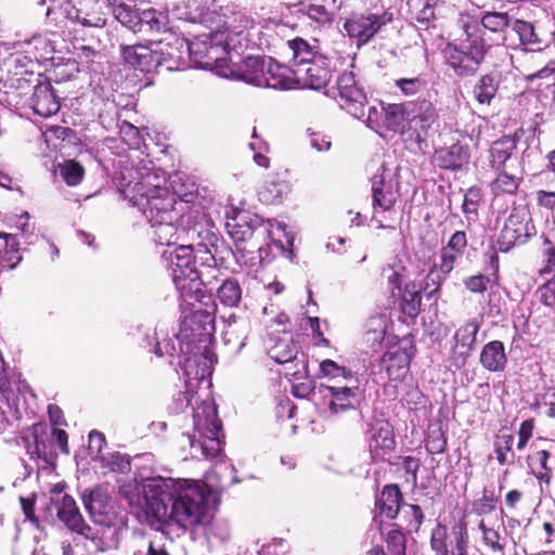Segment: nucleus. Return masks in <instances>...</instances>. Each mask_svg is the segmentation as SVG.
Listing matches in <instances>:
<instances>
[{"instance_id": "c03bdc74", "label": "nucleus", "mask_w": 555, "mask_h": 555, "mask_svg": "<svg viewBox=\"0 0 555 555\" xmlns=\"http://www.w3.org/2000/svg\"><path fill=\"white\" fill-rule=\"evenodd\" d=\"M513 17L507 12H486L482 14L480 23L483 29L491 33H504L512 26Z\"/></svg>"}, {"instance_id": "0e129e2a", "label": "nucleus", "mask_w": 555, "mask_h": 555, "mask_svg": "<svg viewBox=\"0 0 555 555\" xmlns=\"http://www.w3.org/2000/svg\"><path fill=\"white\" fill-rule=\"evenodd\" d=\"M489 279L483 274L472 275L464 280L465 287L472 293L482 294L488 288Z\"/></svg>"}, {"instance_id": "4be33fe9", "label": "nucleus", "mask_w": 555, "mask_h": 555, "mask_svg": "<svg viewBox=\"0 0 555 555\" xmlns=\"http://www.w3.org/2000/svg\"><path fill=\"white\" fill-rule=\"evenodd\" d=\"M266 349L269 357L279 364L292 362L298 353L297 345L287 334H271L266 340Z\"/></svg>"}, {"instance_id": "f8f14e48", "label": "nucleus", "mask_w": 555, "mask_h": 555, "mask_svg": "<svg viewBox=\"0 0 555 555\" xmlns=\"http://www.w3.org/2000/svg\"><path fill=\"white\" fill-rule=\"evenodd\" d=\"M332 61L325 56H317L312 62L297 65L292 73L297 87L321 90L327 86L333 76Z\"/></svg>"}, {"instance_id": "20e7f679", "label": "nucleus", "mask_w": 555, "mask_h": 555, "mask_svg": "<svg viewBox=\"0 0 555 555\" xmlns=\"http://www.w3.org/2000/svg\"><path fill=\"white\" fill-rule=\"evenodd\" d=\"M115 179L119 193L140 210L150 208L155 198L175 196L166 186V173L154 166H125Z\"/></svg>"}, {"instance_id": "f03ea898", "label": "nucleus", "mask_w": 555, "mask_h": 555, "mask_svg": "<svg viewBox=\"0 0 555 555\" xmlns=\"http://www.w3.org/2000/svg\"><path fill=\"white\" fill-rule=\"evenodd\" d=\"M225 228L235 243V257L244 263L261 262L262 253L267 249L262 244L271 241L281 254L293 260V241L286 232L285 224L274 219L264 220L247 210L231 207L225 212Z\"/></svg>"}, {"instance_id": "8fccbe9b", "label": "nucleus", "mask_w": 555, "mask_h": 555, "mask_svg": "<svg viewBox=\"0 0 555 555\" xmlns=\"http://www.w3.org/2000/svg\"><path fill=\"white\" fill-rule=\"evenodd\" d=\"M405 268L388 264L383 269V276L387 280L392 296H399L402 291Z\"/></svg>"}, {"instance_id": "5fc2aeb1", "label": "nucleus", "mask_w": 555, "mask_h": 555, "mask_svg": "<svg viewBox=\"0 0 555 555\" xmlns=\"http://www.w3.org/2000/svg\"><path fill=\"white\" fill-rule=\"evenodd\" d=\"M83 168L80 164L69 160L61 168V175L68 185H77L82 180Z\"/></svg>"}, {"instance_id": "72a5a7b5", "label": "nucleus", "mask_w": 555, "mask_h": 555, "mask_svg": "<svg viewBox=\"0 0 555 555\" xmlns=\"http://www.w3.org/2000/svg\"><path fill=\"white\" fill-rule=\"evenodd\" d=\"M65 17L68 21L78 23L83 27H103L106 24L104 14L100 12H86L67 2L63 8Z\"/></svg>"}, {"instance_id": "1a4fd4ad", "label": "nucleus", "mask_w": 555, "mask_h": 555, "mask_svg": "<svg viewBox=\"0 0 555 555\" xmlns=\"http://www.w3.org/2000/svg\"><path fill=\"white\" fill-rule=\"evenodd\" d=\"M51 501L56 505L57 518L69 529L85 539L90 540L98 551L105 552L108 548L117 546V539L115 541L106 542L103 538L85 521L76 501L73 496L63 493V486L56 485L52 490Z\"/></svg>"}, {"instance_id": "a878e982", "label": "nucleus", "mask_w": 555, "mask_h": 555, "mask_svg": "<svg viewBox=\"0 0 555 555\" xmlns=\"http://www.w3.org/2000/svg\"><path fill=\"white\" fill-rule=\"evenodd\" d=\"M395 447V436L390 424L386 421H377L371 425L370 450L374 455L379 451H391Z\"/></svg>"}, {"instance_id": "cd10ccee", "label": "nucleus", "mask_w": 555, "mask_h": 555, "mask_svg": "<svg viewBox=\"0 0 555 555\" xmlns=\"http://www.w3.org/2000/svg\"><path fill=\"white\" fill-rule=\"evenodd\" d=\"M468 159V149L461 144L440 149L434 156V160L439 167L451 170L461 168Z\"/></svg>"}, {"instance_id": "f257e3e1", "label": "nucleus", "mask_w": 555, "mask_h": 555, "mask_svg": "<svg viewBox=\"0 0 555 555\" xmlns=\"http://www.w3.org/2000/svg\"><path fill=\"white\" fill-rule=\"evenodd\" d=\"M152 515L168 527L193 531L206 521L209 490L196 480L155 477L147 485Z\"/></svg>"}, {"instance_id": "393cba45", "label": "nucleus", "mask_w": 555, "mask_h": 555, "mask_svg": "<svg viewBox=\"0 0 555 555\" xmlns=\"http://www.w3.org/2000/svg\"><path fill=\"white\" fill-rule=\"evenodd\" d=\"M250 330L251 325L248 319L231 314L223 331V340L227 345H231L234 352L237 353L245 346Z\"/></svg>"}, {"instance_id": "774afa93", "label": "nucleus", "mask_w": 555, "mask_h": 555, "mask_svg": "<svg viewBox=\"0 0 555 555\" xmlns=\"http://www.w3.org/2000/svg\"><path fill=\"white\" fill-rule=\"evenodd\" d=\"M307 15L321 24L330 23L332 21V15L325 9L324 5L311 4L307 9Z\"/></svg>"}, {"instance_id": "6ab92c4d", "label": "nucleus", "mask_w": 555, "mask_h": 555, "mask_svg": "<svg viewBox=\"0 0 555 555\" xmlns=\"http://www.w3.org/2000/svg\"><path fill=\"white\" fill-rule=\"evenodd\" d=\"M408 128L414 130L417 137L426 135L437 121V112L428 100L408 102Z\"/></svg>"}, {"instance_id": "bf43d9fd", "label": "nucleus", "mask_w": 555, "mask_h": 555, "mask_svg": "<svg viewBox=\"0 0 555 555\" xmlns=\"http://www.w3.org/2000/svg\"><path fill=\"white\" fill-rule=\"evenodd\" d=\"M425 447L430 454H440L447 448V440L440 430L433 431L428 436Z\"/></svg>"}, {"instance_id": "de8ad7c7", "label": "nucleus", "mask_w": 555, "mask_h": 555, "mask_svg": "<svg viewBox=\"0 0 555 555\" xmlns=\"http://www.w3.org/2000/svg\"><path fill=\"white\" fill-rule=\"evenodd\" d=\"M218 298L227 307H236L242 298V289L237 281L225 280L218 288Z\"/></svg>"}, {"instance_id": "338daca9", "label": "nucleus", "mask_w": 555, "mask_h": 555, "mask_svg": "<svg viewBox=\"0 0 555 555\" xmlns=\"http://www.w3.org/2000/svg\"><path fill=\"white\" fill-rule=\"evenodd\" d=\"M502 537L498 530L491 529L486 530L485 537H482L483 543L491 548L492 552L503 553L504 544L501 543Z\"/></svg>"}, {"instance_id": "a19ab883", "label": "nucleus", "mask_w": 555, "mask_h": 555, "mask_svg": "<svg viewBox=\"0 0 555 555\" xmlns=\"http://www.w3.org/2000/svg\"><path fill=\"white\" fill-rule=\"evenodd\" d=\"M512 29L518 35L521 46L527 47L529 50L541 49V41L531 23L516 18L512 23Z\"/></svg>"}, {"instance_id": "58836bf2", "label": "nucleus", "mask_w": 555, "mask_h": 555, "mask_svg": "<svg viewBox=\"0 0 555 555\" xmlns=\"http://www.w3.org/2000/svg\"><path fill=\"white\" fill-rule=\"evenodd\" d=\"M401 309L404 314L414 318L418 314L422 305L421 288L414 282L406 283L401 291Z\"/></svg>"}, {"instance_id": "37998d69", "label": "nucleus", "mask_w": 555, "mask_h": 555, "mask_svg": "<svg viewBox=\"0 0 555 555\" xmlns=\"http://www.w3.org/2000/svg\"><path fill=\"white\" fill-rule=\"evenodd\" d=\"M271 62V57L266 56H246L243 61V68L240 74V79L254 85L250 77H260L266 74L268 63Z\"/></svg>"}, {"instance_id": "5701e85b", "label": "nucleus", "mask_w": 555, "mask_h": 555, "mask_svg": "<svg viewBox=\"0 0 555 555\" xmlns=\"http://www.w3.org/2000/svg\"><path fill=\"white\" fill-rule=\"evenodd\" d=\"M31 107L35 114L41 117H50L59 112L60 101L50 82H40L35 87Z\"/></svg>"}, {"instance_id": "680f3d73", "label": "nucleus", "mask_w": 555, "mask_h": 555, "mask_svg": "<svg viewBox=\"0 0 555 555\" xmlns=\"http://www.w3.org/2000/svg\"><path fill=\"white\" fill-rule=\"evenodd\" d=\"M540 301L547 307H555V276L538 289Z\"/></svg>"}, {"instance_id": "e2e57ef3", "label": "nucleus", "mask_w": 555, "mask_h": 555, "mask_svg": "<svg viewBox=\"0 0 555 555\" xmlns=\"http://www.w3.org/2000/svg\"><path fill=\"white\" fill-rule=\"evenodd\" d=\"M480 201V192L478 189H469L464 196L463 211L466 215H477Z\"/></svg>"}, {"instance_id": "aec40b11", "label": "nucleus", "mask_w": 555, "mask_h": 555, "mask_svg": "<svg viewBox=\"0 0 555 555\" xmlns=\"http://www.w3.org/2000/svg\"><path fill=\"white\" fill-rule=\"evenodd\" d=\"M337 89L341 100H345L346 105L354 107L352 114L358 118L365 116L363 105L366 103V94L360 88L352 72L343 73L337 79Z\"/></svg>"}, {"instance_id": "bb28decb", "label": "nucleus", "mask_w": 555, "mask_h": 555, "mask_svg": "<svg viewBox=\"0 0 555 555\" xmlns=\"http://www.w3.org/2000/svg\"><path fill=\"white\" fill-rule=\"evenodd\" d=\"M480 363L490 372L504 371L507 363L504 344L500 340L486 344L480 352Z\"/></svg>"}, {"instance_id": "3c124183", "label": "nucleus", "mask_w": 555, "mask_h": 555, "mask_svg": "<svg viewBox=\"0 0 555 555\" xmlns=\"http://www.w3.org/2000/svg\"><path fill=\"white\" fill-rule=\"evenodd\" d=\"M102 465L111 472L126 474L131 469L130 459L126 454L115 452L107 456H101Z\"/></svg>"}, {"instance_id": "9d476101", "label": "nucleus", "mask_w": 555, "mask_h": 555, "mask_svg": "<svg viewBox=\"0 0 555 555\" xmlns=\"http://www.w3.org/2000/svg\"><path fill=\"white\" fill-rule=\"evenodd\" d=\"M321 392L325 400L326 417H335L349 411H356L363 399L358 376H349L348 383L322 386Z\"/></svg>"}, {"instance_id": "9b49d317", "label": "nucleus", "mask_w": 555, "mask_h": 555, "mask_svg": "<svg viewBox=\"0 0 555 555\" xmlns=\"http://www.w3.org/2000/svg\"><path fill=\"white\" fill-rule=\"evenodd\" d=\"M82 503L91 519L108 529L113 528V537L118 535L117 525L124 522L115 509L112 499L106 489L96 487L94 489L85 490L82 493Z\"/></svg>"}, {"instance_id": "a18cd8bd", "label": "nucleus", "mask_w": 555, "mask_h": 555, "mask_svg": "<svg viewBox=\"0 0 555 555\" xmlns=\"http://www.w3.org/2000/svg\"><path fill=\"white\" fill-rule=\"evenodd\" d=\"M514 224V217H511L508 219V223L504 227L502 231V237L504 240H508L507 245L505 247H500L502 251H507L511 248V246L517 242H526V240L531 236L530 230L534 229V227L529 222H526L524 228L517 229L512 228V225Z\"/></svg>"}, {"instance_id": "f704fd0d", "label": "nucleus", "mask_w": 555, "mask_h": 555, "mask_svg": "<svg viewBox=\"0 0 555 555\" xmlns=\"http://www.w3.org/2000/svg\"><path fill=\"white\" fill-rule=\"evenodd\" d=\"M516 146L517 141L512 137H503L502 139L493 142L490 147L491 166L500 170L503 166H505L506 162L512 158Z\"/></svg>"}, {"instance_id": "4468645a", "label": "nucleus", "mask_w": 555, "mask_h": 555, "mask_svg": "<svg viewBox=\"0 0 555 555\" xmlns=\"http://www.w3.org/2000/svg\"><path fill=\"white\" fill-rule=\"evenodd\" d=\"M467 540L464 525L454 527L450 534L444 526L438 525L433 529L430 545L436 555H466Z\"/></svg>"}, {"instance_id": "13d9d810", "label": "nucleus", "mask_w": 555, "mask_h": 555, "mask_svg": "<svg viewBox=\"0 0 555 555\" xmlns=\"http://www.w3.org/2000/svg\"><path fill=\"white\" fill-rule=\"evenodd\" d=\"M0 400L8 406L14 408L17 404L18 396L14 385L5 377H0Z\"/></svg>"}, {"instance_id": "b1692460", "label": "nucleus", "mask_w": 555, "mask_h": 555, "mask_svg": "<svg viewBox=\"0 0 555 555\" xmlns=\"http://www.w3.org/2000/svg\"><path fill=\"white\" fill-rule=\"evenodd\" d=\"M250 79L254 85L258 87H268L273 89H293L297 87L295 76H288L287 69L274 64L272 59L271 62L268 63L264 75H261L260 77L253 76Z\"/></svg>"}, {"instance_id": "dca6fc26", "label": "nucleus", "mask_w": 555, "mask_h": 555, "mask_svg": "<svg viewBox=\"0 0 555 555\" xmlns=\"http://www.w3.org/2000/svg\"><path fill=\"white\" fill-rule=\"evenodd\" d=\"M214 331V315L207 310H194L185 315L180 328V337L188 343L202 341Z\"/></svg>"}, {"instance_id": "603ef678", "label": "nucleus", "mask_w": 555, "mask_h": 555, "mask_svg": "<svg viewBox=\"0 0 555 555\" xmlns=\"http://www.w3.org/2000/svg\"><path fill=\"white\" fill-rule=\"evenodd\" d=\"M139 26L137 30H142L143 25H147L151 30L160 31L166 26L165 17L162 14H157L155 10L143 11L139 16Z\"/></svg>"}, {"instance_id": "6e6d98bb", "label": "nucleus", "mask_w": 555, "mask_h": 555, "mask_svg": "<svg viewBox=\"0 0 555 555\" xmlns=\"http://www.w3.org/2000/svg\"><path fill=\"white\" fill-rule=\"evenodd\" d=\"M439 273H440L439 271H437L436 269H434L431 267L429 272L426 275L423 292L425 293V295L428 298L433 297L435 294L438 293V291L440 289V286L447 279V276H444V275L442 276Z\"/></svg>"}, {"instance_id": "4c0bfd02", "label": "nucleus", "mask_w": 555, "mask_h": 555, "mask_svg": "<svg viewBox=\"0 0 555 555\" xmlns=\"http://www.w3.org/2000/svg\"><path fill=\"white\" fill-rule=\"evenodd\" d=\"M288 49L292 52V60L294 62V68L297 65L312 62L317 56H322V54L318 53L314 44H310L302 38H295L293 40L287 41Z\"/></svg>"}, {"instance_id": "7c9ffc66", "label": "nucleus", "mask_w": 555, "mask_h": 555, "mask_svg": "<svg viewBox=\"0 0 555 555\" xmlns=\"http://www.w3.org/2000/svg\"><path fill=\"white\" fill-rule=\"evenodd\" d=\"M402 494L397 485H388L384 487L376 500V508L379 515L388 519H393L400 511Z\"/></svg>"}, {"instance_id": "412c9836", "label": "nucleus", "mask_w": 555, "mask_h": 555, "mask_svg": "<svg viewBox=\"0 0 555 555\" xmlns=\"http://www.w3.org/2000/svg\"><path fill=\"white\" fill-rule=\"evenodd\" d=\"M120 50L125 62L141 72H151L164 60L157 50L143 44L121 46Z\"/></svg>"}, {"instance_id": "c9c22d12", "label": "nucleus", "mask_w": 555, "mask_h": 555, "mask_svg": "<svg viewBox=\"0 0 555 555\" xmlns=\"http://www.w3.org/2000/svg\"><path fill=\"white\" fill-rule=\"evenodd\" d=\"M154 478L146 479L143 485L137 482L124 485L120 487V494L126 498L131 506H146L147 511L152 514V499L149 498L146 489L147 485Z\"/></svg>"}, {"instance_id": "f3484780", "label": "nucleus", "mask_w": 555, "mask_h": 555, "mask_svg": "<svg viewBox=\"0 0 555 555\" xmlns=\"http://www.w3.org/2000/svg\"><path fill=\"white\" fill-rule=\"evenodd\" d=\"M222 42L219 36L214 31L209 35H203L194 41H186L185 52L197 67L208 68L218 61V56L214 55L217 46Z\"/></svg>"}, {"instance_id": "0eeeda50", "label": "nucleus", "mask_w": 555, "mask_h": 555, "mask_svg": "<svg viewBox=\"0 0 555 555\" xmlns=\"http://www.w3.org/2000/svg\"><path fill=\"white\" fill-rule=\"evenodd\" d=\"M194 434L188 436L193 457L214 459L221 451V422L211 401H204L193 414Z\"/></svg>"}, {"instance_id": "052dcab7", "label": "nucleus", "mask_w": 555, "mask_h": 555, "mask_svg": "<svg viewBox=\"0 0 555 555\" xmlns=\"http://www.w3.org/2000/svg\"><path fill=\"white\" fill-rule=\"evenodd\" d=\"M467 246V236L464 231H456L450 237L448 244L443 247L444 249L462 256Z\"/></svg>"}, {"instance_id": "4d7b16f0", "label": "nucleus", "mask_w": 555, "mask_h": 555, "mask_svg": "<svg viewBox=\"0 0 555 555\" xmlns=\"http://www.w3.org/2000/svg\"><path fill=\"white\" fill-rule=\"evenodd\" d=\"M460 257L461 256L442 248L440 251V261L435 263L433 268L439 271L440 275L448 276L454 269V264Z\"/></svg>"}, {"instance_id": "e433bc0d", "label": "nucleus", "mask_w": 555, "mask_h": 555, "mask_svg": "<svg viewBox=\"0 0 555 555\" xmlns=\"http://www.w3.org/2000/svg\"><path fill=\"white\" fill-rule=\"evenodd\" d=\"M167 9L178 20L196 22L203 17L197 0H168Z\"/></svg>"}, {"instance_id": "7ed1b4c3", "label": "nucleus", "mask_w": 555, "mask_h": 555, "mask_svg": "<svg viewBox=\"0 0 555 555\" xmlns=\"http://www.w3.org/2000/svg\"><path fill=\"white\" fill-rule=\"evenodd\" d=\"M192 216L181 218L182 231L186 232L188 244H180L172 251L164 253L171 270V278L181 298L185 301L197 300L201 295L202 281L195 264L196 254H205L204 260H214V248L218 242L217 235L205 229L202 222L191 225Z\"/></svg>"}, {"instance_id": "423d86ee", "label": "nucleus", "mask_w": 555, "mask_h": 555, "mask_svg": "<svg viewBox=\"0 0 555 555\" xmlns=\"http://www.w3.org/2000/svg\"><path fill=\"white\" fill-rule=\"evenodd\" d=\"M150 208H143L142 214L149 221L152 230L154 241L159 245L170 246L176 244L181 235L186 236V232L182 231L181 218L183 216H192L191 225L197 221L198 211L195 214L190 211L182 214L183 205L180 208L176 207V197L167 196L165 198H155Z\"/></svg>"}, {"instance_id": "69168bd1", "label": "nucleus", "mask_w": 555, "mask_h": 555, "mask_svg": "<svg viewBox=\"0 0 555 555\" xmlns=\"http://www.w3.org/2000/svg\"><path fill=\"white\" fill-rule=\"evenodd\" d=\"M388 547L391 548V553L395 555H404V535L398 530H391L387 537Z\"/></svg>"}, {"instance_id": "79ce46f5", "label": "nucleus", "mask_w": 555, "mask_h": 555, "mask_svg": "<svg viewBox=\"0 0 555 555\" xmlns=\"http://www.w3.org/2000/svg\"><path fill=\"white\" fill-rule=\"evenodd\" d=\"M498 91V79L493 74L480 77L474 87L475 99L480 104H490Z\"/></svg>"}, {"instance_id": "473e14b6", "label": "nucleus", "mask_w": 555, "mask_h": 555, "mask_svg": "<svg viewBox=\"0 0 555 555\" xmlns=\"http://www.w3.org/2000/svg\"><path fill=\"white\" fill-rule=\"evenodd\" d=\"M408 102L383 106V125L390 131L401 132L408 127Z\"/></svg>"}, {"instance_id": "2f4dec72", "label": "nucleus", "mask_w": 555, "mask_h": 555, "mask_svg": "<svg viewBox=\"0 0 555 555\" xmlns=\"http://www.w3.org/2000/svg\"><path fill=\"white\" fill-rule=\"evenodd\" d=\"M185 47L186 40L183 38H172L171 42H168L165 48H160L157 52L164 60L162 65H166L167 69H180L185 62Z\"/></svg>"}, {"instance_id": "a211bd4d", "label": "nucleus", "mask_w": 555, "mask_h": 555, "mask_svg": "<svg viewBox=\"0 0 555 555\" xmlns=\"http://www.w3.org/2000/svg\"><path fill=\"white\" fill-rule=\"evenodd\" d=\"M215 17L217 18L215 22L216 25L211 28L218 36L224 35L225 33L241 35L244 30L251 28L254 25L253 18L245 13L232 11L228 8L222 9L221 14L216 12L207 13L205 22L214 21Z\"/></svg>"}, {"instance_id": "2eb2a0df", "label": "nucleus", "mask_w": 555, "mask_h": 555, "mask_svg": "<svg viewBox=\"0 0 555 555\" xmlns=\"http://www.w3.org/2000/svg\"><path fill=\"white\" fill-rule=\"evenodd\" d=\"M479 331V323L476 319L467 320L461 325L453 336V346L450 351V362L456 369L463 367L472 354Z\"/></svg>"}, {"instance_id": "49530a36", "label": "nucleus", "mask_w": 555, "mask_h": 555, "mask_svg": "<svg viewBox=\"0 0 555 555\" xmlns=\"http://www.w3.org/2000/svg\"><path fill=\"white\" fill-rule=\"evenodd\" d=\"M521 177L507 173L505 170L500 171L496 179L491 183V191L495 195L514 194L519 188Z\"/></svg>"}, {"instance_id": "c85d7f7f", "label": "nucleus", "mask_w": 555, "mask_h": 555, "mask_svg": "<svg viewBox=\"0 0 555 555\" xmlns=\"http://www.w3.org/2000/svg\"><path fill=\"white\" fill-rule=\"evenodd\" d=\"M291 191L288 181L282 179L279 173L269 175L263 184L258 190L260 202L264 204H275Z\"/></svg>"}, {"instance_id": "ea45409f", "label": "nucleus", "mask_w": 555, "mask_h": 555, "mask_svg": "<svg viewBox=\"0 0 555 555\" xmlns=\"http://www.w3.org/2000/svg\"><path fill=\"white\" fill-rule=\"evenodd\" d=\"M184 375L188 377L186 383L191 384L192 380H202L209 374V365L207 364V357L204 354L185 358L182 365Z\"/></svg>"}, {"instance_id": "6e6552de", "label": "nucleus", "mask_w": 555, "mask_h": 555, "mask_svg": "<svg viewBox=\"0 0 555 555\" xmlns=\"http://www.w3.org/2000/svg\"><path fill=\"white\" fill-rule=\"evenodd\" d=\"M398 182L385 167H380L372 177L373 215L372 221L378 229H395L397 212L393 206L398 198Z\"/></svg>"}, {"instance_id": "39448f33", "label": "nucleus", "mask_w": 555, "mask_h": 555, "mask_svg": "<svg viewBox=\"0 0 555 555\" xmlns=\"http://www.w3.org/2000/svg\"><path fill=\"white\" fill-rule=\"evenodd\" d=\"M463 37L447 43L443 56L454 74L461 78L474 76L490 48L485 30L478 24H465Z\"/></svg>"}, {"instance_id": "09e8293b", "label": "nucleus", "mask_w": 555, "mask_h": 555, "mask_svg": "<svg viewBox=\"0 0 555 555\" xmlns=\"http://www.w3.org/2000/svg\"><path fill=\"white\" fill-rule=\"evenodd\" d=\"M320 371L323 376L330 377L334 380V384H345L348 383L349 376H357L350 370H347L345 366L338 365L333 360H324L320 364Z\"/></svg>"}, {"instance_id": "c756f323", "label": "nucleus", "mask_w": 555, "mask_h": 555, "mask_svg": "<svg viewBox=\"0 0 555 555\" xmlns=\"http://www.w3.org/2000/svg\"><path fill=\"white\" fill-rule=\"evenodd\" d=\"M21 261L20 242L16 236L0 233V272L15 269Z\"/></svg>"}, {"instance_id": "ddd939ff", "label": "nucleus", "mask_w": 555, "mask_h": 555, "mask_svg": "<svg viewBox=\"0 0 555 555\" xmlns=\"http://www.w3.org/2000/svg\"><path fill=\"white\" fill-rule=\"evenodd\" d=\"M392 21L391 13L370 12L354 14L348 18L344 28L351 38H356L359 44L369 42L378 30Z\"/></svg>"}, {"instance_id": "864d4df0", "label": "nucleus", "mask_w": 555, "mask_h": 555, "mask_svg": "<svg viewBox=\"0 0 555 555\" xmlns=\"http://www.w3.org/2000/svg\"><path fill=\"white\" fill-rule=\"evenodd\" d=\"M395 86L404 95H414L426 87V81L422 77L399 78L395 80Z\"/></svg>"}]
</instances>
